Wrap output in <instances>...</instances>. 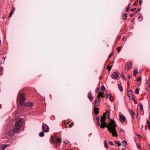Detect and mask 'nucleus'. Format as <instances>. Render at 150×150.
I'll list each match as a JSON object with an SVG mask.
<instances>
[{"label": "nucleus", "mask_w": 150, "mask_h": 150, "mask_svg": "<svg viewBox=\"0 0 150 150\" xmlns=\"http://www.w3.org/2000/svg\"><path fill=\"white\" fill-rule=\"evenodd\" d=\"M106 115V113H104L103 114V116L101 117V125L100 127L103 129H104L105 127L107 128L108 131L110 133H112V136L117 137V134L115 128L116 125L115 124V122L113 120H111L110 122L108 123V125H107L105 122Z\"/></svg>", "instance_id": "obj_1"}, {"label": "nucleus", "mask_w": 150, "mask_h": 150, "mask_svg": "<svg viewBox=\"0 0 150 150\" xmlns=\"http://www.w3.org/2000/svg\"><path fill=\"white\" fill-rule=\"evenodd\" d=\"M23 121L24 120L23 119H17L15 124L13 130H10L8 132L6 133V135L12 137L14 135L15 133L18 132L22 126Z\"/></svg>", "instance_id": "obj_2"}, {"label": "nucleus", "mask_w": 150, "mask_h": 150, "mask_svg": "<svg viewBox=\"0 0 150 150\" xmlns=\"http://www.w3.org/2000/svg\"><path fill=\"white\" fill-rule=\"evenodd\" d=\"M25 99V95L24 93L19 94L18 95V100H19L20 104L21 106L23 105L24 101Z\"/></svg>", "instance_id": "obj_3"}, {"label": "nucleus", "mask_w": 150, "mask_h": 150, "mask_svg": "<svg viewBox=\"0 0 150 150\" xmlns=\"http://www.w3.org/2000/svg\"><path fill=\"white\" fill-rule=\"evenodd\" d=\"M50 142L51 143L54 144L55 147H57L61 142V140L58 138H56L55 139H52L50 141Z\"/></svg>", "instance_id": "obj_4"}, {"label": "nucleus", "mask_w": 150, "mask_h": 150, "mask_svg": "<svg viewBox=\"0 0 150 150\" xmlns=\"http://www.w3.org/2000/svg\"><path fill=\"white\" fill-rule=\"evenodd\" d=\"M111 76L112 79H119V74L118 73L113 72L111 74Z\"/></svg>", "instance_id": "obj_5"}, {"label": "nucleus", "mask_w": 150, "mask_h": 150, "mask_svg": "<svg viewBox=\"0 0 150 150\" xmlns=\"http://www.w3.org/2000/svg\"><path fill=\"white\" fill-rule=\"evenodd\" d=\"M42 128L45 132H47L49 131V127L46 124H43Z\"/></svg>", "instance_id": "obj_6"}, {"label": "nucleus", "mask_w": 150, "mask_h": 150, "mask_svg": "<svg viewBox=\"0 0 150 150\" xmlns=\"http://www.w3.org/2000/svg\"><path fill=\"white\" fill-rule=\"evenodd\" d=\"M132 63L130 62H127L125 65V68L127 70H129L132 66Z\"/></svg>", "instance_id": "obj_7"}, {"label": "nucleus", "mask_w": 150, "mask_h": 150, "mask_svg": "<svg viewBox=\"0 0 150 150\" xmlns=\"http://www.w3.org/2000/svg\"><path fill=\"white\" fill-rule=\"evenodd\" d=\"M9 146V144H1L0 146V149L1 150H4Z\"/></svg>", "instance_id": "obj_8"}, {"label": "nucleus", "mask_w": 150, "mask_h": 150, "mask_svg": "<svg viewBox=\"0 0 150 150\" xmlns=\"http://www.w3.org/2000/svg\"><path fill=\"white\" fill-rule=\"evenodd\" d=\"M119 119L121 122H123L125 121L126 118L125 116L123 115H120L119 116Z\"/></svg>", "instance_id": "obj_9"}, {"label": "nucleus", "mask_w": 150, "mask_h": 150, "mask_svg": "<svg viewBox=\"0 0 150 150\" xmlns=\"http://www.w3.org/2000/svg\"><path fill=\"white\" fill-rule=\"evenodd\" d=\"M100 100L99 99V98H97L95 100L94 104V107H97L99 106V102Z\"/></svg>", "instance_id": "obj_10"}, {"label": "nucleus", "mask_w": 150, "mask_h": 150, "mask_svg": "<svg viewBox=\"0 0 150 150\" xmlns=\"http://www.w3.org/2000/svg\"><path fill=\"white\" fill-rule=\"evenodd\" d=\"M88 98L90 99V101L91 102L93 100V96L92 95L91 92H90L88 93Z\"/></svg>", "instance_id": "obj_11"}, {"label": "nucleus", "mask_w": 150, "mask_h": 150, "mask_svg": "<svg viewBox=\"0 0 150 150\" xmlns=\"http://www.w3.org/2000/svg\"><path fill=\"white\" fill-rule=\"evenodd\" d=\"M9 139L8 137H3L1 141L5 143H7L8 142V141L9 140Z\"/></svg>", "instance_id": "obj_12"}, {"label": "nucleus", "mask_w": 150, "mask_h": 150, "mask_svg": "<svg viewBox=\"0 0 150 150\" xmlns=\"http://www.w3.org/2000/svg\"><path fill=\"white\" fill-rule=\"evenodd\" d=\"M96 107H94L93 109L94 111V113L96 115L98 114L99 112L98 110L99 109L97 108Z\"/></svg>", "instance_id": "obj_13"}, {"label": "nucleus", "mask_w": 150, "mask_h": 150, "mask_svg": "<svg viewBox=\"0 0 150 150\" xmlns=\"http://www.w3.org/2000/svg\"><path fill=\"white\" fill-rule=\"evenodd\" d=\"M104 94V93L102 92H99L98 93V95L97 97H98V98H99V97H100L101 98H104V96L103 95V94Z\"/></svg>", "instance_id": "obj_14"}, {"label": "nucleus", "mask_w": 150, "mask_h": 150, "mask_svg": "<svg viewBox=\"0 0 150 150\" xmlns=\"http://www.w3.org/2000/svg\"><path fill=\"white\" fill-rule=\"evenodd\" d=\"M33 103L30 102H28L26 104H25L24 103L23 105V106H28V107H31L33 105Z\"/></svg>", "instance_id": "obj_15"}, {"label": "nucleus", "mask_w": 150, "mask_h": 150, "mask_svg": "<svg viewBox=\"0 0 150 150\" xmlns=\"http://www.w3.org/2000/svg\"><path fill=\"white\" fill-rule=\"evenodd\" d=\"M132 93V92L130 90H128L127 92V96L128 97L131 96V95Z\"/></svg>", "instance_id": "obj_16"}, {"label": "nucleus", "mask_w": 150, "mask_h": 150, "mask_svg": "<svg viewBox=\"0 0 150 150\" xmlns=\"http://www.w3.org/2000/svg\"><path fill=\"white\" fill-rule=\"evenodd\" d=\"M130 115L132 116L134 115L135 114L134 111L132 110H130L129 109H128Z\"/></svg>", "instance_id": "obj_17"}, {"label": "nucleus", "mask_w": 150, "mask_h": 150, "mask_svg": "<svg viewBox=\"0 0 150 150\" xmlns=\"http://www.w3.org/2000/svg\"><path fill=\"white\" fill-rule=\"evenodd\" d=\"M138 19L139 21L142 20V16L140 14H138L137 15Z\"/></svg>", "instance_id": "obj_18"}, {"label": "nucleus", "mask_w": 150, "mask_h": 150, "mask_svg": "<svg viewBox=\"0 0 150 150\" xmlns=\"http://www.w3.org/2000/svg\"><path fill=\"white\" fill-rule=\"evenodd\" d=\"M134 75L135 76L138 74V70L137 69H134L133 71Z\"/></svg>", "instance_id": "obj_19"}, {"label": "nucleus", "mask_w": 150, "mask_h": 150, "mask_svg": "<svg viewBox=\"0 0 150 150\" xmlns=\"http://www.w3.org/2000/svg\"><path fill=\"white\" fill-rule=\"evenodd\" d=\"M118 87L119 90L122 91H123V88L122 86L120 84H119L118 85Z\"/></svg>", "instance_id": "obj_20"}, {"label": "nucleus", "mask_w": 150, "mask_h": 150, "mask_svg": "<svg viewBox=\"0 0 150 150\" xmlns=\"http://www.w3.org/2000/svg\"><path fill=\"white\" fill-rule=\"evenodd\" d=\"M140 89L139 88H137L135 90V93L136 94L138 95Z\"/></svg>", "instance_id": "obj_21"}, {"label": "nucleus", "mask_w": 150, "mask_h": 150, "mask_svg": "<svg viewBox=\"0 0 150 150\" xmlns=\"http://www.w3.org/2000/svg\"><path fill=\"white\" fill-rule=\"evenodd\" d=\"M39 135L40 137H43L44 135V134L42 132H41L39 134Z\"/></svg>", "instance_id": "obj_22"}, {"label": "nucleus", "mask_w": 150, "mask_h": 150, "mask_svg": "<svg viewBox=\"0 0 150 150\" xmlns=\"http://www.w3.org/2000/svg\"><path fill=\"white\" fill-rule=\"evenodd\" d=\"M115 143L118 146H120L121 145V144L119 141H116L115 142Z\"/></svg>", "instance_id": "obj_23"}, {"label": "nucleus", "mask_w": 150, "mask_h": 150, "mask_svg": "<svg viewBox=\"0 0 150 150\" xmlns=\"http://www.w3.org/2000/svg\"><path fill=\"white\" fill-rule=\"evenodd\" d=\"M112 65H111L110 66L109 65H108V67L107 68V69L109 71H110L111 69L112 68Z\"/></svg>", "instance_id": "obj_24"}, {"label": "nucleus", "mask_w": 150, "mask_h": 150, "mask_svg": "<svg viewBox=\"0 0 150 150\" xmlns=\"http://www.w3.org/2000/svg\"><path fill=\"white\" fill-rule=\"evenodd\" d=\"M122 143L123 144V145L125 146H126V145H127V142L125 140L122 141Z\"/></svg>", "instance_id": "obj_25"}, {"label": "nucleus", "mask_w": 150, "mask_h": 150, "mask_svg": "<svg viewBox=\"0 0 150 150\" xmlns=\"http://www.w3.org/2000/svg\"><path fill=\"white\" fill-rule=\"evenodd\" d=\"M127 17V15L126 13L124 14L123 16V19L124 20H125Z\"/></svg>", "instance_id": "obj_26"}, {"label": "nucleus", "mask_w": 150, "mask_h": 150, "mask_svg": "<svg viewBox=\"0 0 150 150\" xmlns=\"http://www.w3.org/2000/svg\"><path fill=\"white\" fill-rule=\"evenodd\" d=\"M146 123L147 124V126L148 128L150 129V123L149 120H147L146 121Z\"/></svg>", "instance_id": "obj_27"}, {"label": "nucleus", "mask_w": 150, "mask_h": 150, "mask_svg": "<svg viewBox=\"0 0 150 150\" xmlns=\"http://www.w3.org/2000/svg\"><path fill=\"white\" fill-rule=\"evenodd\" d=\"M105 87L103 86H101V90L102 91H104L105 90Z\"/></svg>", "instance_id": "obj_28"}, {"label": "nucleus", "mask_w": 150, "mask_h": 150, "mask_svg": "<svg viewBox=\"0 0 150 150\" xmlns=\"http://www.w3.org/2000/svg\"><path fill=\"white\" fill-rule=\"evenodd\" d=\"M104 146L106 148H108V146L106 144V141L105 140L104 141Z\"/></svg>", "instance_id": "obj_29"}, {"label": "nucleus", "mask_w": 150, "mask_h": 150, "mask_svg": "<svg viewBox=\"0 0 150 150\" xmlns=\"http://www.w3.org/2000/svg\"><path fill=\"white\" fill-rule=\"evenodd\" d=\"M141 79V77L140 76H138L137 79V82L139 81Z\"/></svg>", "instance_id": "obj_30"}, {"label": "nucleus", "mask_w": 150, "mask_h": 150, "mask_svg": "<svg viewBox=\"0 0 150 150\" xmlns=\"http://www.w3.org/2000/svg\"><path fill=\"white\" fill-rule=\"evenodd\" d=\"M3 69L2 67H0V75H2L3 73Z\"/></svg>", "instance_id": "obj_31"}, {"label": "nucleus", "mask_w": 150, "mask_h": 150, "mask_svg": "<svg viewBox=\"0 0 150 150\" xmlns=\"http://www.w3.org/2000/svg\"><path fill=\"white\" fill-rule=\"evenodd\" d=\"M117 52H120L121 50V48L120 47H117Z\"/></svg>", "instance_id": "obj_32"}, {"label": "nucleus", "mask_w": 150, "mask_h": 150, "mask_svg": "<svg viewBox=\"0 0 150 150\" xmlns=\"http://www.w3.org/2000/svg\"><path fill=\"white\" fill-rule=\"evenodd\" d=\"M139 108L141 111H142L143 110V107L142 105H140L139 106Z\"/></svg>", "instance_id": "obj_33"}, {"label": "nucleus", "mask_w": 150, "mask_h": 150, "mask_svg": "<svg viewBox=\"0 0 150 150\" xmlns=\"http://www.w3.org/2000/svg\"><path fill=\"white\" fill-rule=\"evenodd\" d=\"M111 98H112L111 95V94H110V95H109V100H110V101L111 102L112 101V100L111 99Z\"/></svg>", "instance_id": "obj_34"}, {"label": "nucleus", "mask_w": 150, "mask_h": 150, "mask_svg": "<svg viewBox=\"0 0 150 150\" xmlns=\"http://www.w3.org/2000/svg\"><path fill=\"white\" fill-rule=\"evenodd\" d=\"M109 95H110V94H107L106 95H105V96H104V97L105 98H106L108 99V98L109 96Z\"/></svg>", "instance_id": "obj_35"}, {"label": "nucleus", "mask_w": 150, "mask_h": 150, "mask_svg": "<svg viewBox=\"0 0 150 150\" xmlns=\"http://www.w3.org/2000/svg\"><path fill=\"white\" fill-rule=\"evenodd\" d=\"M109 144L110 145H111V146H113L114 145V144L113 143V142H111V141H110L109 142Z\"/></svg>", "instance_id": "obj_36"}, {"label": "nucleus", "mask_w": 150, "mask_h": 150, "mask_svg": "<svg viewBox=\"0 0 150 150\" xmlns=\"http://www.w3.org/2000/svg\"><path fill=\"white\" fill-rule=\"evenodd\" d=\"M74 123L73 122H72L71 124H70L69 125V127L70 128L73 125Z\"/></svg>", "instance_id": "obj_37"}, {"label": "nucleus", "mask_w": 150, "mask_h": 150, "mask_svg": "<svg viewBox=\"0 0 150 150\" xmlns=\"http://www.w3.org/2000/svg\"><path fill=\"white\" fill-rule=\"evenodd\" d=\"M121 76L123 79H125L123 73H122L121 74Z\"/></svg>", "instance_id": "obj_38"}, {"label": "nucleus", "mask_w": 150, "mask_h": 150, "mask_svg": "<svg viewBox=\"0 0 150 150\" xmlns=\"http://www.w3.org/2000/svg\"><path fill=\"white\" fill-rule=\"evenodd\" d=\"M139 5L141 6L142 5V1L141 0H139Z\"/></svg>", "instance_id": "obj_39"}, {"label": "nucleus", "mask_w": 150, "mask_h": 150, "mask_svg": "<svg viewBox=\"0 0 150 150\" xmlns=\"http://www.w3.org/2000/svg\"><path fill=\"white\" fill-rule=\"evenodd\" d=\"M12 14H13V13L10 12V15L8 17L9 18H10V17H11V16H12Z\"/></svg>", "instance_id": "obj_40"}, {"label": "nucleus", "mask_w": 150, "mask_h": 150, "mask_svg": "<svg viewBox=\"0 0 150 150\" xmlns=\"http://www.w3.org/2000/svg\"><path fill=\"white\" fill-rule=\"evenodd\" d=\"M134 15H135L134 13H132L130 15V17H132L133 16H134Z\"/></svg>", "instance_id": "obj_41"}, {"label": "nucleus", "mask_w": 150, "mask_h": 150, "mask_svg": "<svg viewBox=\"0 0 150 150\" xmlns=\"http://www.w3.org/2000/svg\"><path fill=\"white\" fill-rule=\"evenodd\" d=\"M137 135L139 139H140L141 138V136H140V135L139 134H137Z\"/></svg>", "instance_id": "obj_42"}, {"label": "nucleus", "mask_w": 150, "mask_h": 150, "mask_svg": "<svg viewBox=\"0 0 150 150\" xmlns=\"http://www.w3.org/2000/svg\"><path fill=\"white\" fill-rule=\"evenodd\" d=\"M97 126H99L100 125V123L99 121V119H98V121L97 123Z\"/></svg>", "instance_id": "obj_43"}, {"label": "nucleus", "mask_w": 150, "mask_h": 150, "mask_svg": "<svg viewBox=\"0 0 150 150\" xmlns=\"http://www.w3.org/2000/svg\"><path fill=\"white\" fill-rule=\"evenodd\" d=\"M137 148L139 149H140V148H141V146L140 145H137Z\"/></svg>", "instance_id": "obj_44"}, {"label": "nucleus", "mask_w": 150, "mask_h": 150, "mask_svg": "<svg viewBox=\"0 0 150 150\" xmlns=\"http://www.w3.org/2000/svg\"><path fill=\"white\" fill-rule=\"evenodd\" d=\"M136 9V8H134L132 9H131V11H135Z\"/></svg>", "instance_id": "obj_45"}, {"label": "nucleus", "mask_w": 150, "mask_h": 150, "mask_svg": "<svg viewBox=\"0 0 150 150\" xmlns=\"http://www.w3.org/2000/svg\"><path fill=\"white\" fill-rule=\"evenodd\" d=\"M112 53L111 54H110L109 55V58H110V57H112Z\"/></svg>", "instance_id": "obj_46"}, {"label": "nucleus", "mask_w": 150, "mask_h": 150, "mask_svg": "<svg viewBox=\"0 0 150 150\" xmlns=\"http://www.w3.org/2000/svg\"><path fill=\"white\" fill-rule=\"evenodd\" d=\"M131 5V4H129L128 5V6H127V8H129V7H130V6Z\"/></svg>", "instance_id": "obj_47"}, {"label": "nucleus", "mask_w": 150, "mask_h": 150, "mask_svg": "<svg viewBox=\"0 0 150 150\" xmlns=\"http://www.w3.org/2000/svg\"><path fill=\"white\" fill-rule=\"evenodd\" d=\"M129 8H127L126 9V12H128L129 10Z\"/></svg>", "instance_id": "obj_48"}, {"label": "nucleus", "mask_w": 150, "mask_h": 150, "mask_svg": "<svg viewBox=\"0 0 150 150\" xmlns=\"http://www.w3.org/2000/svg\"><path fill=\"white\" fill-rule=\"evenodd\" d=\"M12 13H13V12H14V10H13V9L12 10H11V11H10Z\"/></svg>", "instance_id": "obj_49"}, {"label": "nucleus", "mask_w": 150, "mask_h": 150, "mask_svg": "<svg viewBox=\"0 0 150 150\" xmlns=\"http://www.w3.org/2000/svg\"><path fill=\"white\" fill-rule=\"evenodd\" d=\"M122 131V132L123 133H124V130H123V129H120Z\"/></svg>", "instance_id": "obj_50"}, {"label": "nucleus", "mask_w": 150, "mask_h": 150, "mask_svg": "<svg viewBox=\"0 0 150 150\" xmlns=\"http://www.w3.org/2000/svg\"><path fill=\"white\" fill-rule=\"evenodd\" d=\"M134 103L135 104H137V102L135 100H134Z\"/></svg>", "instance_id": "obj_51"}, {"label": "nucleus", "mask_w": 150, "mask_h": 150, "mask_svg": "<svg viewBox=\"0 0 150 150\" xmlns=\"http://www.w3.org/2000/svg\"><path fill=\"white\" fill-rule=\"evenodd\" d=\"M132 99L134 101L135 100V98L134 97H133Z\"/></svg>", "instance_id": "obj_52"}, {"label": "nucleus", "mask_w": 150, "mask_h": 150, "mask_svg": "<svg viewBox=\"0 0 150 150\" xmlns=\"http://www.w3.org/2000/svg\"><path fill=\"white\" fill-rule=\"evenodd\" d=\"M148 88H150V83H149V85L148 86Z\"/></svg>", "instance_id": "obj_53"}, {"label": "nucleus", "mask_w": 150, "mask_h": 150, "mask_svg": "<svg viewBox=\"0 0 150 150\" xmlns=\"http://www.w3.org/2000/svg\"><path fill=\"white\" fill-rule=\"evenodd\" d=\"M114 63V61H112L110 63V64H112V63Z\"/></svg>", "instance_id": "obj_54"}, {"label": "nucleus", "mask_w": 150, "mask_h": 150, "mask_svg": "<svg viewBox=\"0 0 150 150\" xmlns=\"http://www.w3.org/2000/svg\"><path fill=\"white\" fill-rule=\"evenodd\" d=\"M120 38H121V36H119V38H118V40H119L120 39Z\"/></svg>", "instance_id": "obj_55"}, {"label": "nucleus", "mask_w": 150, "mask_h": 150, "mask_svg": "<svg viewBox=\"0 0 150 150\" xmlns=\"http://www.w3.org/2000/svg\"><path fill=\"white\" fill-rule=\"evenodd\" d=\"M149 145V147H148V148H149V149H150V145Z\"/></svg>", "instance_id": "obj_56"}, {"label": "nucleus", "mask_w": 150, "mask_h": 150, "mask_svg": "<svg viewBox=\"0 0 150 150\" xmlns=\"http://www.w3.org/2000/svg\"><path fill=\"white\" fill-rule=\"evenodd\" d=\"M139 10H140V9L139 8H138L137 9V11H139Z\"/></svg>", "instance_id": "obj_57"}, {"label": "nucleus", "mask_w": 150, "mask_h": 150, "mask_svg": "<svg viewBox=\"0 0 150 150\" xmlns=\"http://www.w3.org/2000/svg\"><path fill=\"white\" fill-rule=\"evenodd\" d=\"M96 90H97V92L99 90V88H97Z\"/></svg>", "instance_id": "obj_58"}, {"label": "nucleus", "mask_w": 150, "mask_h": 150, "mask_svg": "<svg viewBox=\"0 0 150 150\" xmlns=\"http://www.w3.org/2000/svg\"><path fill=\"white\" fill-rule=\"evenodd\" d=\"M132 119H134V117L133 116V115L132 116Z\"/></svg>", "instance_id": "obj_59"}, {"label": "nucleus", "mask_w": 150, "mask_h": 150, "mask_svg": "<svg viewBox=\"0 0 150 150\" xmlns=\"http://www.w3.org/2000/svg\"><path fill=\"white\" fill-rule=\"evenodd\" d=\"M133 6H135L136 5V3H134V4H133Z\"/></svg>", "instance_id": "obj_60"}, {"label": "nucleus", "mask_w": 150, "mask_h": 150, "mask_svg": "<svg viewBox=\"0 0 150 150\" xmlns=\"http://www.w3.org/2000/svg\"><path fill=\"white\" fill-rule=\"evenodd\" d=\"M128 78H130V76H128Z\"/></svg>", "instance_id": "obj_61"}, {"label": "nucleus", "mask_w": 150, "mask_h": 150, "mask_svg": "<svg viewBox=\"0 0 150 150\" xmlns=\"http://www.w3.org/2000/svg\"><path fill=\"white\" fill-rule=\"evenodd\" d=\"M137 13V11H136L135 12V13L136 14V13Z\"/></svg>", "instance_id": "obj_62"}, {"label": "nucleus", "mask_w": 150, "mask_h": 150, "mask_svg": "<svg viewBox=\"0 0 150 150\" xmlns=\"http://www.w3.org/2000/svg\"><path fill=\"white\" fill-rule=\"evenodd\" d=\"M68 143L69 142H65V143L66 144H68Z\"/></svg>", "instance_id": "obj_63"}, {"label": "nucleus", "mask_w": 150, "mask_h": 150, "mask_svg": "<svg viewBox=\"0 0 150 150\" xmlns=\"http://www.w3.org/2000/svg\"><path fill=\"white\" fill-rule=\"evenodd\" d=\"M122 150H125L123 148H122Z\"/></svg>", "instance_id": "obj_64"}]
</instances>
